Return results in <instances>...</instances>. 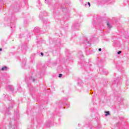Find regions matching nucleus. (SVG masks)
Listing matches in <instances>:
<instances>
[{"label":"nucleus","instance_id":"obj_5","mask_svg":"<svg viewBox=\"0 0 129 129\" xmlns=\"http://www.w3.org/2000/svg\"><path fill=\"white\" fill-rule=\"evenodd\" d=\"M30 80H32V81L33 82H35V79H34V78H33L32 77H31L30 78Z\"/></svg>","mask_w":129,"mask_h":129},{"label":"nucleus","instance_id":"obj_8","mask_svg":"<svg viewBox=\"0 0 129 129\" xmlns=\"http://www.w3.org/2000/svg\"><path fill=\"white\" fill-rule=\"evenodd\" d=\"M62 75L61 74H59V76H58V77H59V78H61V77H62Z\"/></svg>","mask_w":129,"mask_h":129},{"label":"nucleus","instance_id":"obj_12","mask_svg":"<svg viewBox=\"0 0 129 129\" xmlns=\"http://www.w3.org/2000/svg\"><path fill=\"white\" fill-rule=\"evenodd\" d=\"M0 51H3V49L0 48Z\"/></svg>","mask_w":129,"mask_h":129},{"label":"nucleus","instance_id":"obj_10","mask_svg":"<svg viewBox=\"0 0 129 129\" xmlns=\"http://www.w3.org/2000/svg\"><path fill=\"white\" fill-rule=\"evenodd\" d=\"M88 5L89 7H90V3L88 2Z\"/></svg>","mask_w":129,"mask_h":129},{"label":"nucleus","instance_id":"obj_1","mask_svg":"<svg viewBox=\"0 0 129 129\" xmlns=\"http://www.w3.org/2000/svg\"><path fill=\"white\" fill-rule=\"evenodd\" d=\"M8 89H9L10 91H14V87L13 86H9Z\"/></svg>","mask_w":129,"mask_h":129},{"label":"nucleus","instance_id":"obj_9","mask_svg":"<svg viewBox=\"0 0 129 129\" xmlns=\"http://www.w3.org/2000/svg\"><path fill=\"white\" fill-rule=\"evenodd\" d=\"M40 54L41 56H44V53L43 52H41Z\"/></svg>","mask_w":129,"mask_h":129},{"label":"nucleus","instance_id":"obj_2","mask_svg":"<svg viewBox=\"0 0 129 129\" xmlns=\"http://www.w3.org/2000/svg\"><path fill=\"white\" fill-rule=\"evenodd\" d=\"M8 69V67H4L3 68H2L1 69V70H2V71H7Z\"/></svg>","mask_w":129,"mask_h":129},{"label":"nucleus","instance_id":"obj_11","mask_svg":"<svg viewBox=\"0 0 129 129\" xmlns=\"http://www.w3.org/2000/svg\"><path fill=\"white\" fill-rule=\"evenodd\" d=\"M98 50H99V51H101V50H102V49H101V48H99V49H98Z\"/></svg>","mask_w":129,"mask_h":129},{"label":"nucleus","instance_id":"obj_7","mask_svg":"<svg viewBox=\"0 0 129 129\" xmlns=\"http://www.w3.org/2000/svg\"><path fill=\"white\" fill-rule=\"evenodd\" d=\"M118 55H119V54H121V51H119L117 52Z\"/></svg>","mask_w":129,"mask_h":129},{"label":"nucleus","instance_id":"obj_6","mask_svg":"<svg viewBox=\"0 0 129 129\" xmlns=\"http://www.w3.org/2000/svg\"><path fill=\"white\" fill-rule=\"evenodd\" d=\"M34 30H38V31H39V27H35V29H34Z\"/></svg>","mask_w":129,"mask_h":129},{"label":"nucleus","instance_id":"obj_3","mask_svg":"<svg viewBox=\"0 0 129 129\" xmlns=\"http://www.w3.org/2000/svg\"><path fill=\"white\" fill-rule=\"evenodd\" d=\"M107 25L108 28H109V29H111V25H110V23H109V22H108L107 23Z\"/></svg>","mask_w":129,"mask_h":129},{"label":"nucleus","instance_id":"obj_4","mask_svg":"<svg viewBox=\"0 0 129 129\" xmlns=\"http://www.w3.org/2000/svg\"><path fill=\"white\" fill-rule=\"evenodd\" d=\"M110 114L109 113V111H106V114H105V116H107V115H109Z\"/></svg>","mask_w":129,"mask_h":129}]
</instances>
